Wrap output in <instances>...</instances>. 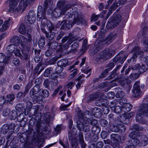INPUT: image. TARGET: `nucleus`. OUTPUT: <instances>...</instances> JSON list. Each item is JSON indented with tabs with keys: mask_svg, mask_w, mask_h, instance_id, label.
<instances>
[{
	"mask_svg": "<svg viewBox=\"0 0 148 148\" xmlns=\"http://www.w3.org/2000/svg\"><path fill=\"white\" fill-rule=\"evenodd\" d=\"M9 0L11 1L10 5L9 12L14 13V14H17L21 11V12H23L29 1V0H21L18 6L16 8L19 0Z\"/></svg>",
	"mask_w": 148,
	"mask_h": 148,
	"instance_id": "obj_1",
	"label": "nucleus"
},
{
	"mask_svg": "<svg viewBox=\"0 0 148 148\" xmlns=\"http://www.w3.org/2000/svg\"><path fill=\"white\" fill-rule=\"evenodd\" d=\"M66 11L65 18H71V20H76L78 24L82 23L83 20V18L79 15L77 8L71 5V6Z\"/></svg>",
	"mask_w": 148,
	"mask_h": 148,
	"instance_id": "obj_2",
	"label": "nucleus"
},
{
	"mask_svg": "<svg viewBox=\"0 0 148 148\" xmlns=\"http://www.w3.org/2000/svg\"><path fill=\"white\" fill-rule=\"evenodd\" d=\"M83 118L82 114L80 113L77 122V128L79 131L82 130L85 132H90L91 129L90 123L85 121Z\"/></svg>",
	"mask_w": 148,
	"mask_h": 148,
	"instance_id": "obj_3",
	"label": "nucleus"
},
{
	"mask_svg": "<svg viewBox=\"0 0 148 148\" xmlns=\"http://www.w3.org/2000/svg\"><path fill=\"white\" fill-rule=\"evenodd\" d=\"M46 10L43 8L41 6H38L37 19L38 21L41 22V28H44L46 25V23L48 22L46 16Z\"/></svg>",
	"mask_w": 148,
	"mask_h": 148,
	"instance_id": "obj_4",
	"label": "nucleus"
},
{
	"mask_svg": "<svg viewBox=\"0 0 148 148\" xmlns=\"http://www.w3.org/2000/svg\"><path fill=\"white\" fill-rule=\"evenodd\" d=\"M122 19L120 14L117 15L110 17L106 25V27L108 29H111L116 27L121 22Z\"/></svg>",
	"mask_w": 148,
	"mask_h": 148,
	"instance_id": "obj_5",
	"label": "nucleus"
},
{
	"mask_svg": "<svg viewBox=\"0 0 148 148\" xmlns=\"http://www.w3.org/2000/svg\"><path fill=\"white\" fill-rule=\"evenodd\" d=\"M79 28H76L73 30V35H70L69 37L67 36H65L63 38L62 40V42L63 43H64L68 39V41L66 44L68 47H69L73 42L76 40L74 36H77L78 35L79 33Z\"/></svg>",
	"mask_w": 148,
	"mask_h": 148,
	"instance_id": "obj_6",
	"label": "nucleus"
},
{
	"mask_svg": "<svg viewBox=\"0 0 148 148\" xmlns=\"http://www.w3.org/2000/svg\"><path fill=\"white\" fill-rule=\"evenodd\" d=\"M148 117V104H143L141 108L140 113L137 114L136 116V119L137 121H140L143 119L144 116Z\"/></svg>",
	"mask_w": 148,
	"mask_h": 148,
	"instance_id": "obj_7",
	"label": "nucleus"
},
{
	"mask_svg": "<svg viewBox=\"0 0 148 148\" xmlns=\"http://www.w3.org/2000/svg\"><path fill=\"white\" fill-rule=\"evenodd\" d=\"M71 18H68V21L64 20H63L60 23L61 27L60 29H64L66 28L69 29L74 24H76L78 25L80 24L77 23L76 22V20H71Z\"/></svg>",
	"mask_w": 148,
	"mask_h": 148,
	"instance_id": "obj_8",
	"label": "nucleus"
},
{
	"mask_svg": "<svg viewBox=\"0 0 148 148\" xmlns=\"http://www.w3.org/2000/svg\"><path fill=\"white\" fill-rule=\"evenodd\" d=\"M114 52V51H110L109 48H107L101 52L100 55L98 56V58L100 60L107 59L112 56Z\"/></svg>",
	"mask_w": 148,
	"mask_h": 148,
	"instance_id": "obj_9",
	"label": "nucleus"
},
{
	"mask_svg": "<svg viewBox=\"0 0 148 148\" xmlns=\"http://www.w3.org/2000/svg\"><path fill=\"white\" fill-rule=\"evenodd\" d=\"M132 53H134L133 56L130 59V62H136V59L137 57V55L140 56H143V52L139 47L138 46H136L132 51Z\"/></svg>",
	"mask_w": 148,
	"mask_h": 148,
	"instance_id": "obj_10",
	"label": "nucleus"
},
{
	"mask_svg": "<svg viewBox=\"0 0 148 148\" xmlns=\"http://www.w3.org/2000/svg\"><path fill=\"white\" fill-rule=\"evenodd\" d=\"M124 52L123 51H121L114 58L113 62L116 63L119 60V62H120L121 64H123L127 56V55H124Z\"/></svg>",
	"mask_w": 148,
	"mask_h": 148,
	"instance_id": "obj_11",
	"label": "nucleus"
},
{
	"mask_svg": "<svg viewBox=\"0 0 148 148\" xmlns=\"http://www.w3.org/2000/svg\"><path fill=\"white\" fill-rule=\"evenodd\" d=\"M117 35V34L113 32H111L108 36L106 38H103V40H100L99 41V43H101L103 42H106L107 44L109 45L115 39Z\"/></svg>",
	"mask_w": 148,
	"mask_h": 148,
	"instance_id": "obj_12",
	"label": "nucleus"
},
{
	"mask_svg": "<svg viewBox=\"0 0 148 148\" xmlns=\"http://www.w3.org/2000/svg\"><path fill=\"white\" fill-rule=\"evenodd\" d=\"M64 1L63 0L59 1L57 3L58 6L62 14L66 13V11L71 6L70 4L64 5Z\"/></svg>",
	"mask_w": 148,
	"mask_h": 148,
	"instance_id": "obj_13",
	"label": "nucleus"
},
{
	"mask_svg": "<svg viewBox=\"0 0 148 148\" xmlns=\"http://www.w3.org/2000/svg\"><path fill=\"white\" fill-rule=\"evenodd\" d=\"M25 19L29 23L31 24L34 23L36 20V14L34 12L33 10L30 11L28 15L25 17Z\"/></svg>",
	"mask_w": 148,
	"mask_h": 148,
	"instance_id": "obj_14",
	"label": "nucleus"
},
{
	"mask_svg": "<svg viewBox=\"0 0 148 148\" xmlns=\"http://www.w3.org/2000/svg\"><path fill=\"white\" fill-rule=\"evenodd\" d=\"M41 30L42 32L45 35L46 37L49 40H52L54 38L55 35L58 34V31L56 29H54L52 31L50 32V34L49 35V33L44 28H42Z\"/></svg>",
	"mask_w": 148,
	"mask_h": 148,
	"instance_id": "obj_15",
	"label": "nucleus"
},
{
	"mask_svg": "<svg viewBox=\"0 0 148 148\" xmlns=\"http://www.w3.org/2000/svg\"><path fill=\"white\" fill-rule=\"evenodd\" d=\"M48 11L50 13H51V15L55 18H58L60 16H61L63 18H65V14H62L61 13V11L59 9H56L54 10L50 9Z\"/></svg>",
	"mask_w": 148,
	"mask_h": 148,
	"instance_id": "obj_16",
	"label": "nucleus"
},
{
	"mask_svg": "<svg viewBox=\"0 0 148 148\" xmlns=\"http://www.w3.org/2000/svg\"><path fill=\"white\" fill-rule=\"evenodd\" d=\"M22 54L20 53V50H17V53L15 52V55L16 56H18L21 59L23 60H28L29 58L30 55L29 52L25 50H22Z\"/></svg>",
	"mask_w": 148,
	"mask_h": 148,
	"instance_id": "obj_17",
	"label": "nucleus"
},
{
	"mask_svg": "<svg viewBox=\"0 0 148 148\" xmlns=\"http://www.w3.org/2000/svg\"><path fill=\"white\" fill-rule=\"evenodd\" d=\"M36 132L38 133L40 130L42 132H47V130L46 126L44 123H41L40 121H38L36 122Z\"/></svg>",
	"mask_w": 148,
	"mask_h": 148,
	"instance_id": "obj_18",
	"label": "nucleus"
},
{
	"mask_svg": "<svg viewBox=\"0 0 148 148\" xmlns=\"http://www.w3.org/2000/svg\"><path fill=\"white\" fill-rule=\"evenodd\" d=\"M43 108V106L42 105L39 106L37 105L36 106H34L32 108H31L29 111V114L30 116H34L36 114L37 112L40 109L41 110Z\"/></svg>",
	"mask_w": 148,
	"mask_h": 148,
	"instance_id": "obj_19",
	"label": "nucleus"
},
{
	"mask_svg": "<svg viewBox=\"0 0 148 148\" xmlns=\"http://www.w3.org/2000/svg\"><path fill=\"white\" fill-rule=\"evenodd\" d=\"M111 139L114 142L116 148H122L121 146L118 142L117 139L121 138L120 136L118 134H112L110 135Z\"/></svg>",
	"mask_w": 148,
	"mask_h": 148,
	"instance_id": "obj_20",
	"label": "nucleus"
},
{
	"mask_svg": "<svg viewBox=\"0 0 148 148\" xmlns=\"http://www.w3.org/2000/svg\"><path fill=\"white\" fill-rule=\"evenodd\" d=\"M69 139L71 143L72 148H76L78 145V140L75 136H72L70 134L68 135Z\"/></svg>",
	"mask_w": 148,
	"mask_h": 148,
	"instance_id": "obj_21",
	"label": "nucleus"
},
{
	"mask_svg": "<svg viewBox=\"0 0 148 148\" xmlns=\"http://www.w3.org/2000/svg\"><path fill=\"white\" fill-rule=\"evenodd\" d=\"M134 132H131L130 133V137L132 135L134 132ZM140 143V141L137 138H133V137H130V148H134V147Z\"/></svg>",
	"mask_w": 148,
	"mask_h": 148,
	"instance_id": "obj_22",
	"label": "nucleus"
},
{
	"mask_svg": "<svg viewBox=\"0 0 148 148\" xmlns=\"http://www.w3.org/2000/svg\"><path fill=\"white\" fill-rule=\"evenodd\" d=\"M27 36L28 38L27 39H26L24 36H21L20 37L21 39V42H23V43H21L23 47H24L25 45H26V41L27 43H28V42H32V39L31 35L29 34H28L27 35Z\"/></svg>",
	"mask_w": 148,
	"mask_h": 148,
	"instance_id": "obj_23",
	"label": "nucleus"
},
{
	"mask_svg": "<svg viewBox=\"0 0 148 148\" xmlns=\"http://www.w3.org/2000/svg\"><path fill=\"white\" fill-rule=\"evenodd\" d=\"M39 88V85H36L30 90L29 92V94L31 98L35 96V95L37 93Z\"/></svg>",
	"mask_w": 148,
	"mask_h": 148,
	"instance_id": "obj_24",
	"label": "nucleus"
},
{
	"mask_svg": "<svg viewBox=\"0 0 148 148\" xmlns=\"http://www.w3.org/2000/svg\"><path fill=\"white\" fill-rule=\"evenodd\" d=\"M17 46L14 44H10L7 47V50L10 53L15 52L17 53V50H19L17 49Z\"/></svg>",
	"mask_w": 148,
	"mask_h": 148,
	"instance_id": "obj_25",
	"label": "nucleus"
},
{
	"mask_svg": "<svg viewBox=\"0 0 148 148\" xmlns=\"http://www.w3.org/2000/svg\"><path fill=\"white\" fill-rule=\"evenodd\" d=\"M47 46L49 47V48L52 51H54L57 49L58 44L56 42H51L50 41L47 44Z\"/></svg>",
	"mask_w": 148,
	"mask_h": 148,
	"instance_id": "obj_26",
	"label": "nucleus"
},
{
	"mask_svg": "<svg viewBox=\"0 0 148 148\" xmlns=\"http://www.w3.org/2000/svg\"><path fill=\"white\" fill-rule=\"evenodd\" d=\"M6 98L5 99V103H9L12 105L13 103V101L15 99L14 95L13 94L8 95L6 96Z\"/></svg>",
	"mask_w": 148,
	"mask_h": 148,
	"instance_id": "obj_27",
	"label": "nucleus"
},
{
	"mask_svg": "<svg viewBox=\"0 0 148 148\" xmlns=\"http://www.w3.org/2000/svg\"><path fill=\"white\" fill-rule=\"evenodd\" d=\"M80 144L81 145L82 148H85L86 145L84 143L83 136L82 133L79 132L78 136Z\"/></svg>",
	"mask_w": 148,
	"mask_h": 148,
	"instance_id": "obj_28",
	"label": "nucleus"
},
{
	"mask_svg": "<svg viewBox=\"0 0 148 148\" xmlns=\"http://www.w3.org/2000/svg\"><path fill=\"white\" fill-rule=\"evenodd\" d=\"M12 22L11 19L9 18L8 20L5 21L4 23L2 25V27L0 28V31L1 32H3L7 29L9 25Z\"/></svg>",
	"mask_w": 148,
	"mask_h": 148,
	"instance_id": "obj_29",
	"label": "nucleus"
},
{
	"mask_svg": "<svg viewBox=\"0 0 148 148\" xmlns=\"http://www.w3.org/2000/svg\"><path fill=\"white\" fill-rule=\"evenodd\" d=\"M79 46V44L78 42H75L73 43L71 46V49L68 52V53H75L77 49L78 48Z\"/></svg>",
	"mask_w": 148,
	"mask_h": 148,
	"instance_id": "obj_30",
	"label": "nucleus"
},
{
	"mask_svg": "<svg viewBox=\"0 0 148 148\" xmlns=\"http://www.w3.org/2000/svg\"><path fill=\"white\" fill-rule=\"evenodd\" d=\"M132 96L134 97H141L142 95L140 90L133 89Z\"/></svg>",
	"mask_w": 148,
	"mask_h": 148,
	"instance_id": "obj_31",
	"label": "nucleus"
},
{
	"mask_svg": "<svg viewBox=\"0 0 148 148\" xmlns=\"http://www.w3.org/2000/svg\"><path fill=\"white\" fill-rule=\"evenodd\" d=\"M10 42L16 45H18L20 43V41L18 37L16 36H14L10 39Z\"/></svg>",
	"mask_w": 148,
	"mask_h": 148,
	"instance_id": "obj_32",
	"label": "nucleus"
},
{
	"mask_svg": "<svg viewBox=\"0 0 148 148\" xmlns=\"http://www.w3.org/2000/svg\"><path fill=\"white\" fill-rule=\"evenodd\" d=\"M8 116L9 119L10 120H15L17 118V113L15 110H12L10 112Z\"/></svg>",
	"mask_w": 148,
	"mask_h": 148,
	"instance_id": "obj_33",
	"label": "nucleus"
},
{
	"mask_svg": "<svg viewBox=\"0 0 148 148\" xmlns=\"http://www.w3.org/2000/svg\"><path fill=\"white\" fill-rule=\"evenodd\" d=\"M68 64V60L67 59H62L59 61L57 62V64L58 66H66Z\"/></svg>",
	"mask_w": 148,
	"mask_h": 148,
	"instance_id": "obj_34",
	"label": "nucleus"
},
{
	"mask_svg": "<svg viewBox=\"0 0 148 148\" xmlns=\"http://www.w3.org/2000/svg\"><path fill=\"white\" fill-rule=\"evenodd\" d=\"M60 58V56H56L54 57L47 62V64L49 65L55 64L57 60Z\"/></svg>",
	"mask_w": 148,
	"mask_h": 148,
	"instance_id": "obj_35",
	"label": "nucleus"
},
{
	"mask_svg": "<svg viewBox=\"0 0 148 148\" xmlns=\"http://www.w3.org/2000/svg\"><path fill=\"white\" fill-rule=\"evenodd\" d=\"M9 129L8 124H4L0 130L1 134H5L8 131Z\"/></svg>",
	"mask_w": 148,
	"mask_h": 148,
	"instance_id": "obj_36",
	"label": "nucleus"
},
{
	"mask_svg": "<svg viewBox=\"0 0 148 148\" xmlns=\"http://www.w3.org/2000/svg\"><path fill=\"white\" fill-rule=\"evenodd\" d=\"M31 98L34 101L38 103H40V102L41 103L42 101V97L41 95H35Z\"/></svg>",
	"mask_w": 148,
	"mask_h": 148,
	"instance_id": "obj_37",
	"label": "nucleus"
},
{
	"mask_svg": "<svg viewBox=\"0 0 148 148\" xmlns=\"http://www.w3.org/2000/svg\"><path fill=\"white\" fill-rule=\"evenodd\" d=\"M18 31L21 34H24L26 33V29L25 26L23 24L19 25L18 28Z\"/></svg>",
	"mask_w": 148,
	"mask_h": 148,
	"instance_id": "obj_38",
	"label": "nucleus"
},
{
	"mask_svg": "<svg viewBox=\"0 0 148 148\" xmlns=\"http://www.w3.org/2000/svg\"><path fill=\"white\" fill-rule=\"evenodd\" d=\"M100 127L97 126H94L91 128L92 132L95 134H99L100 132Z\"/></svg>",
	"mask_w": 148,
	"mask_h": 148,
	"instance_id": "obj_39",
	"label": "nucleus"
},
{
	"mask_svg": "<svg viewBox=\"0 0 148 148\" xmlns=\"http://www.w3.org/2000/svg\"><path fill=\"white\" fill-rule=\"evenodd\" d=\"M144 128L141 127L137 124H134L133 126L130 130H135L137 131H142L143 130Z\"/></svg>",
	"mask_w": 148,
	"mask_h": 148,
	"instance_id": "obj_40",
	"label": "nucleus"
},
{
	"mask_svg": "<svg viewBox=\"0 0 148 148\" xmlns=\"http://www.w3.org/2000/svg\"><path fill=\"white\" fill-rule=\"evenodd\" d=\"M62 127L61 125H58L55 128L53 133L54 134L57 136L61 132L62 130Z\"/></svg>",
	"mask_w": 148,
	"mask_h": 148,
	"instance_id": "obj_41",
	"label": "nucleus"
},
{
	"mask_svg": "<svg viewBox=\"0 0 148 148\" xmlns=\"http://www.w3.org/2000/svg\"><path fill=\"white\" fill-rule=\"evenodd\" d=\"M118 3H117L116 5V4H114L113 5L112 7V9H109V12H108V14H107L106 17L105 18V20H107L108 18L110 16L112 13V9L113 8V10H114L116 8V7L119 6L118 5Z\"/></svg>",
	"mask_w": 148,
	"mask_h": 148,
	"instance_id": "obj_42",
	"label": "nucleus"
},
{
	"mask_svg": "<svg viewBox=\"0 0 148 148\" xmlns=\"http://www.w3.org/2000/svg\"><path fill=\"white\" fill-rule=\"evenodd\" d=\"M110 129L113 132H119V130L118 127V124L116 126L113 125V124L109 125Z\"/></svg>",
	"mask_w": 148,
	"mask_h": 148,
	"instance_id": "obj_43",
	"label": "nucleus"
},
{
	"mask_svg": "<svg viewBox=\"0 0 148 148\" xmlns=\"http://www.w3.org/2000/svg\"><path fill=\"white\" fill-rule=\"evenodd\" d=\"M80 113H82L83 115V119L85 120V121L87 120V119L88 118L87 117V116H86L87 115H89V114H90V112L88 111V110H86L84 114L81 111H80L78 112V116L79 115V114Z\"/></svg>",
	"mask_w": 148,
	"mask_h": 148,
	"instance_id": "obj_44",
	"label": "nucleus"
},
{
	"mask_svg": "<svg viewBox=\"0 0 148 148\" xmlns=\"http://www.w3.org/2000/svg\"><path fill=\"white\" fill-rule=\"evenodd\" d=\"M8 59L6 58V56L3 53H0V63H6Z\"/></svg>",
	"mask_w": 148,
	"mask_h": 148,
	"instance_id": "obj_45",
	"label": "nucleus"
},
{
	"mask_svg": "<svg viewBox=\"0 0 148 148\" xmlns=\"http://www.w3.org/2000/svg\"><path fill=\"white\" fill-rule=\"evenodd\" d=\"M45 43V39L44 37H41L39 40L38 46L40 48H42Z\"/></svg>",
	"mask_w": 148,
	"mask_h": 148,
	"instance_id": "obj_46",
	"label": "nucleus"
},
{
	"mask_svg": "<svg viewBox=\"0 0 148 148\" xmlns=\"http://www.w3.org/2000/svg\"><path fill=\"white\" fill-rule=\"evenodd\" d=\"M143 45L146 51L148 52V38H145L143 39Z\"/></svg>",
	"mask_w": 148,
	"mask_h": 148,
	"instance_id": "obj_47",
	"label": "nucleus"
},
{
	"mask_svg": "<svg viewBox=\"0 0 148 148\" xmlns=\"http://www.w3.org/2000/svg\"><path fill=\"white\" fill-rule=\"evenodd\" d=\"M108 119L109 122V125L113 124L115 121L114 114H112L109 115Z\"/></svg>",
	"mask_w": 148,
	"mask_h": 148,
	"instance_id": "obj_48",
	"label": "nucleus"
},
{
	"mask_svg": "<svg viewBox=\"0 0 148 148\" xmlns=\"http://www.w3.org/2000/svg\"><path fill=\"white\" fill-rule=\"evenodd\" d=\"M86 121L88 123H90V125H91L92 126H96V125L97 123V120L95 119H93L91 120L89 118L87 119Z\"/></svg>",
	"mask_w": 148,
	"mask_h": 148,
	"instance_id": "obj_49",
	"label": "nucleus"
},
{
	"mask_svg": "<svg viewBox=\"0 0 148 148\" xmlns=\"http://www.w3.org/2000/svg\"><path fill=\"white\" fill-rule=\"evenodd\" d=\"M99 95L98 93H95L90 95L89 96V100L93 101L97 99L99 97Z\"/></svg>",
	"mask_w": 148,
	"mask_h": 148,
	"instance_id": "obj_50",
	"label": "nucleus"
},
{
	"mask_svg": "<svg viewBox=\"0 0 148 148\" xmlns=\"http://www.w3.org/2000/svg\"><path fill=\"white\" fill-rule=\"evenodd\" d=\"M59 143L64 148H69V144L68 140H67L65 142L63 143L61 140H59Z\"/></svg>",
	"mask_w": 148,
	"mask_h": 148,
	"instance_id": "obj_51",
	"label": "nucleus"
},
{
	"mask_svg": "<svg viewBox=\"0 0 148 148\" xmlns=\"http://www.w3.org/2000/svg\"><path fill=\"white\" fill-rule=\"evenodd\" d=\"M53 68L52 67H49L45 71L44 76L46 77H48L49 74L53 70Z\"/></svg>",
	"mask_w": 148,
	"mask_h": 148,
	"instance_id": "obj_52",
	"label": "nucleus"
},
{
	"mask_svg": "<svg viewBox=\"0 0 148 148\" xmlns=\"http://www.w3.org/2000/svg\"><path fill=\"white\" fill-rule=\"evenodd\" d=\"M73 71V72L70 74L68 77V79H71L73 78L77 74L78 71L77 69H75Z\"/></svg>",
	"mask_w": 148,
	"mask_h": 148,
	"instance_id": "obj_53",
	"label": "nucleus"
},
{
	"mask_svg": "<svg viewBox=\"0 0 148 148\" xmlns=\"http://www.w3.org/2000/svg\"><path fill=\"white\" fill-rule=\"evenodd\" d=\"M118 127L119 130V132L120 131L121 132H123L125 131L126 129L125 127L123 124H118Z\"/></svg>",
	"mask_w": 148,
	"mask_h": 148,
	"instance_id": "obj_54",
	"label": "nucleus"
},
{
	"mask_svg": "<svg viewBox=\"0 0 148 148\" xmlns=\"http://www.w3.org/2000/svg\"><path fill=\"white\" fill-rule=\"evenodd\" d=\"M47 25L48 27L50 32H52L53 30L54 29V25L51 23L50 22L48 21V22L47 23H46V25Z\"/></svg>",
	"mask_w": 148,
	"mask_h": 148,
	"instance_id": "obj_55",
	"label": "nucleus"
},
{
	"mask_svg": "<svg viewBox=\"0 0 148 148\" xmlns=\"http://www.w3.org/2000/svg\"><path fill=\"white\" fill-rule=\"evenodd\" d=\"M147 69L144 64H142L141 66H139L138 68V71L140 73H143Z\"/></svg>",
	"mask_w": 148,
	"mask_h": 148,
	"instance_id": "obj_56",
	"label": "nucleus"
},
{
	"mask_svg": "<svg viewBox=\"0 0 148 148\" xmlns=\"http://www.w3.org/2000/svg\"><path fill=\"white\" fill-rule=\"evenodd\" d=\"M100 124L102 126L106 127L108 126V123L106 120L104 119H101L100 120Z\"/></svg>",
	"mask_w": 148,
	"mask_h": 148,
	"instance_id": "obj_57",
	"label": "nucleus"
},
{
	"mask_svg": "<svg viewBox=\"0 0 148 148\" xmlns=\"http://www.w3.org/2000/svg\"><path fill=\"white\" fill-rule=\"evenodd\" d=\"M140 81H139L136 82L133 86V89L140 90Z\"/></svg>",
	"mask_w": 148,
	"mask_h": 148,
	"instance_id": "obj_58",
	"label": "nucleus"
},
{
	"mask_svg": "<svg viewBox=\"0 0 148 148\" xmlns=\"http://www.w3.org/2000/svg\"><path fill=\"white\" fill-rule=\"evenodd\" d=\"M124 95V92L122 91H119L116 94V96L117 98H120L123 97Z\"/></svg>",
	"mask_w": 148,
	"mask_h": 148,
	"instance_id": "obj_59",
	"label": "nucleus"
},
{
	"mask_svg": "<svg viewBox=\"0 0 148 148\" xmlns=\"http://www.w3.org/2000/svg\"><path fill=\"white\" fill-rule=\"evenodd\" d=\"M43 113L45 114L44 116V118L45 119L47 122H48L51 118V116L50 115V113L48 112H46L45 113L44 112Z\"/></svg>",
	"mask_w": 148,
	"mask_h": 148,
	"instance_id": "obj_60",
	"label": "nucleus"
},
{
	"mask_svg": "<svg viewBox=\"0 0 148 148\" xmlns=\"http://www.w3.org/2000/svg\"><path fill=\"white\" fill-rule=\"evenodd\" d=\"M51 0H45L43 3V8L47 10L48 8V5L50 4Z\"/></svg>",
	"mask_w": 148,
	"mask_h": 148,
	"instance_id": "obj_61",
	"label": "nucleus"
},
{
	"mask_svg": "<svg viewBox=\"0 0 148 148\" xmlns=\"http://www.w3.org/2000/svg\"><path fill=\"white\" fill-rule=\"evenodd\" d=\"M114 66V64L113 62H111L108 63L106 65V67L108 68L107 69H108L110 71L112 69Z\"/></svg>",
	"mask_w": 148,
	"mask_h": 148,
	"instance_id": "obj_62",
	"label": "nucleus"
},
{
	"mask_svg": "<svg viewBox=\"0 0 148 148\" xmlns=\"http://www.w3.org/2000/svg\"><path fill=\"white\" fill-rule=\"evenodd\" d=\"M109 71L108 69H105L100 75L99 77V78H101L105 77L106 75L108 73Z\"/></svg>",
	"mask_w": 148,
	"mask_h": 148,
	"instance_id": "obj_63",
	"label": "nucleus"
},
{
	"mask_svg": "<svg viewBox=\"0 0 148 148\" xmlns=\"http://www.w3.org/2000/svg\"><path fill=\"white\" fill-rule=\"evenodd\" d=\"M42 96L44 97H48L49 95V93L48 91L46 90H42Z\"/></svg>",
	"mask_w": 148,
	"mask_h": 148,
	"instance_id": "obj_64",
	"label": "nucleus"
}]
</instances>
